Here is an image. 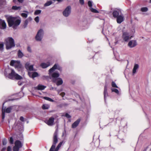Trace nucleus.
I'll use <instances>...</instances> for the list:
<instances>
[{
	"mask_svg": "<svg viewBox=\"0 0 151 151\" xmlns=\"http://www.w3.org/2000/svg\"><path fill=\"white\" fill-rule=\"evenodd\" d=\"M57 65V68H56V69H58V70L61 71L62 70V68L60 67V66L58 65V64Z\"/></svg>",
	"mask_w": 151,
	"mask_h": 151,
	"instance_id": "obj_46",
	"label": "nucleus"
},
{
	"mask_svg": "<svg viewBox=\"0 0 151 151\" xmlns=\"http://www.w3.org/2000/svg\"><path fill=\"white\" fill-rule=\"evenodd\" d=\"M35 20L37 23H38L39 22V17L37 16L35 18Z\"/></svg>",
	"mask_w": 151,
	"mask_h": 151,
	"instance_id": "obj_43",
	"label": "nucleus"
},
{
	"mask_svg": "<svg viewBox=\"0 0 151 151\" xmlns=\"http://www.w3.org/2000/svg\"><path fill=\"white\" fill-rule=\"evenodd\" d=\"M42 108L43 109H48V106L45 104H43L42 106Z\"/></svg>",
	"mask_w": 151,
	"mask_h": 151,
	"instance_id": "obj_37",
	"label": "nucleus"
},
{
	"mask_svg": "<svg viewBox=\"0 0 151 151\" xmlns=\"http://www.w3.org/2000/svg\"><path fill=\"white\" fill-rule=\"evenodd\" d=\"M41 11L40 10H36L34 12L35 15H37L41 13Z\"/></svg>",
	"mask_w": 151,
	"mask_h": 151,
	"instance_id": "obj_35",
	"label": "nucleus"
},
{
	"mask_svg": "<svg viewBox=\"0 0 151 151\" xmlns=\"http://www.w3.org/2000/svg\"><path fill=\"white\" fill-rule=\"evenodd\" d=\"M8 25L9 27L12 26H17L19 25L21 22V20L17 19L16 18L12 17H9L7 19Z\"/></svg>",
	"mask_w": 151,
	"mask_h": 151,
	"instance_id": "obj_1",
	"label": "nucleus"
},
{
	"mask_svg": "<svg viewBox=\"0 0 151 151\" xmlns=\"http://www.w3.org/2000/svg\"><path fill=\"white\" fill-rule=\"evenodd\" d=\"M7 151H11L12 149L10 146H8L7 147Z\"/></svg>",
	"mask_w": 151,
	"mask_h": 151,
	"instance_id": "obj_48",
	"label": "nucleus"
},
{
	"mask_svg": "<svg viewBox=\"0 0 151 151\" xmlns=\"http://www.w3.org/2000/svg\"><path fill=\"white\" fill-rule=\"evenodd\" d=\"M4 49V43L3 42L0 43V51H2Z\"/></svg>",
	"mask_w": 151,
	"mask_h": 151,
	"instance_id": "obj_27",
	"label": "nucleus"
},
{
	"mask_svg": "<svg viewBox=\"0 0 151 151\" xmlns=\"http://www.w3.org/2000/svg\"><path fill=\"white\" fill-rule=\"evenodd\" d=\"M68 105V104L67 103H63L62 104V106H65Z\"/></svg>",
	"mask_w": 151,
	"mask_h": 151,
	"instance_id": "obj_54",
	"label": "nucleus"
},
{
	"mask_svg": "<svg viewBox=\"0 0 151 151\" xmlns=\"http://www.w3.org/2000/svg\"><path fill=\"white\" fill-rule=\"evenodd\" d=\"M46 87V86H45L39 85L35 87V89L38 90H44Z\"/></svg>",
	"mask_w": 151,
	"mask_h": 151,
	"instance_id": "obj_19",
	"label": "nucleus"
},
{
	"mask_svg": "<svg viewBox=\"0 0 151 151\" xmlns=\"http://www.w3.org/2000/svg\"><path fill=\"white\" fill-rule=\"evenodd\" d=\"M124 16L123 15L120 14L119 17H117L116 21L117 23L120 24L124 21Z\"/></svg>",
	"mask_w": 151,
	"mask_h": 151,
	"instance_id": "obj_13",
	"label": "nucleus"
},
{
	"mask_svg": "<svg viewBox=\"0 0 151 151\" xmlns=\"http://www.w3.org/2000/svg\"><path fill=\"white\" fill-rule=\"evenodd\" d=\"M9 142L11 144H13V138L11 137L10 138Z\"/></svg>",
	"mask_w": 151,
	"mask_h": 151,
	"instance_id": "obj_44",
	"label": "nucleus"
},
{
	"mask_svg": "<svg viewBox=\"0 0 151 151\" xmlns=\"http://www.w3.org/2000/svg\"><path fill=\"white\" fill-rule=\"evenodd\" d=\"M44 99L46 100L49 101H51V102H53L54 100L52 99H51L50 98L47 97H44Z\"/></svg>",
	"mask_w": 151,
	"mask_h": 151,
	"instance_id": "obj_33",
	"label": "nucleus"
},
{
	"mask_svg": "<svg viewBox=\"0 0 151 151\" xmlns=\"http://www.w3.org/2000/svg\"><path fill=\"white\" fill-rule=\"evenodd\" d=\"M7 143V141L6 139L5 138L3 139L2 140V145H6Z\"/></svg>",
	"mask_w": 151,
	"mask_h": 151,
	"instance_id": "obj_41",
	"label": "nucleus"
},
{
	"mask_svg": "<svg viewBox=\"0 0 151 151\" xmlns=\"http://www.w3.org/2000/svg\"><path fill=\"white\" fill-rule=\"evenodd\" d=\"M132 37V36L130 35L129 33L126 32H123L122 37L123 40L125 42H127Z\"/></svg>",
	"mask_w": 151,
	"mask_h": 151,
	"instance_id": "obj_8",
	"label": "nucleus"
},
{
	"mask_svg": "<svg viewBox=\"0 0 151 151\" xmlns=\"http://www.w3.org/2000/svg\"><path fill=\"white\" fill-rule=\"evenodd\" d=\"M55 118L52 117H50L47 120L45 121V123L49 126L52 125L53 124Z\"/></svg>",
	"mask_w": 151,
	"mask_h": 151,
	"instance_id": "obj_10",
	"label": "nucleus"
},
{
	"mask_svg": "<svg viewBox=\"0 0 151 151\" xmlns=\"http://www.w3.org/2000/svg\"><path fill=\"white\" fill-rule=\"evenodd\" d=\"M80 121L81 119H78L72 125V128H76L79 124Z\"/></svg>",
	"mask_w": 151,
	"mask_h": 151,
	"instance_id": "obj_16",
	"label": "nucleus"
},
{
	"mask_svg": "<svg viewBox=\"0 0 151 151\" xmlns=\"http://www.w3.org/2000/svg\"><path fill=\"white\" fill-rule=\"evenodd\" d=\"M21 16L23 18H26L27 17V14L25 13H22L21 14Z\"/></svg>",
	"mask_w": 151,
	"mask_h": 151,
	"instance_id": "obj_39",
	"label": "nucleus"
},
{
	"mask_svg": "<svg viewBox=\"0 0 151 151\" xmlns=\"http://www.w3.org/2000/svg\"><path fill=\"white\" fill-rule=\"evenodd\" d=\"M137 45V43L135 40H131L128 43V46L130 48L135 47Z\"/></svg>",
	"mask_w": 151,
	"mask_h": 151,
	"instance_id": "obj_12",
	"label": "nucleus"
},
{
	"mask_svg": "<svg viewBox=\"0 0 151 151\" xmlns=\"http://www.w3.org/2000/svg\"><path fill=\"white\" fill-rule=\"evenodd\" d=\"M111 91L112 92H114L115 93L119 94V91L116 88H112L111 89Z\"/></svg>",
	"mask_w": 151,
	"mask_h": 151,
	"instance_id": "obj_32",
	"label": "nucleus"
},
{
	"mask_svg": "<svg viewBox=\"0 0 151 151\" xmlns=\"http://www.w3.org/2000/svg\"><path fill=\"white\" fill-rule=\"evenodd\" d=\"M104 99L105 100L106 97L108 96V94L107 93V87L106 85H105L104 86Z\"/></svg>",
	"mask_w": 151,
	"mask_h": 151,
	"instance_id": "obj_18",
	"label": "nucleus"
},
{
	"mask_svg": "<svg viewBox=\"0 0 151 151\" xmlns=\"http://www.w3.org/2000/svg\"><path fill=\"white\" fill-rule=\"evenodd\" d=\"M53 82H55V81L54 79L53 80Z\"/></svg>",
	"mask_w": 151,
	"mask_h": 151,
	"instance_id": "obj_57",
	"label": "nucleus"
},
{
	"mask_svg": "<svg viewBox=\"0 0 151 151\" xmlns=\"http://www.w3.org/2000/svg\"><path fill=\"white\" fill-rule=\"evenodd\" d=\"M29 63H27L25 65V68L27 70L29 71H33V65H29Z\"/></svg>",
	"mask_w": 151,
	"mask_h": 151,
	"instance_id": "obj_15",
	"label": "nucleus"
},
{
	"mask_svg": "<svg viewBox=\"0 0 151 151\" xmlns=\"http://www.w3.org/2000/svg\"><path fill=\"white\" fill-rule=\"evenodd\" d=\"M5 117V112L3 111V107L2 109V119H4Z\"/></svg>",
	"mask_w": 151,
	"mask_h": 151,
	"instance_id": "obj_36",
	"label": "nucleus"
},
{
	"mask_svg": "<svg viewBox=\"0 0 151 151\" xmlns=\"http://www.w3.org/2000/svg\"><path fill=\"white\" fill-rule=\"evenodd\" d=\"M88 6L90 7V8L92 7V2L91 1H88Z\"/></svg>",
	"mask_w": 151,
	"mask_h": 151,
	"instance_id": "obj_42",
	"label": "nucleus"
},
{
	"mask_svg": "<svg viewBox=\"0 0 151 151\" xmlns=\"http://www.w3.org/2000/svg\"><path fill=\"white\" fill-rule=\"evenodd\" d=\"M12 109V106H11L5 109L4 111L7 113H9L11 112V110Z\"/></svg>",
	"mask_w": 151,
	"mask_h": 151,
	"instance_id": "obj_23",
	"label": "nucleus"
},
{
	"mask_svg": "<svg viewBox=\"0 0 151 151\" xmlns=\"http://www.w3.org/2000/svg\"><path fill=\"white\" fill-rule=\"evenodd\" d=\"M52 3V1H47L44 4V6H48L51 5Z\"/></svg>",
	"mask_w": 151,
	"mask_h": 151,
	"instance_id": "obj_28",
	"label": "nucleus"
},
{
	"mask_svg": "<svg viewBox=\"0 0 151 151\" xmlns=\"http://www.w3.org/2000/svg\"><path fill=\"white\" fill-rule=\"evenodd\" d=\"M38 76V74L36 72H34L33 73L32 75V78H34L35 77Z\"/></svg>",
	"mask_w": 151,
	"mask_h": 151,
	"instance_id": "obj_30",
	"label": "nucleus"
},
{
	"mask_svg": "<svg viewBox=\"0 0 151 151\" xmlns=\"http://www.w3.org/2000/svg\"><path fill=\"white\" fill-rule=\"evenodd\" d=\"M51 76L53 78H58L59 77V74L58 73H54L52 74Z\"/></svg>",
	"mask_w": 151,
	"mask_h": 151,
	"instance_id": "obj_26",
	"label": "nucleus"
},
{
	"mask_svg": "<svg viewBox=\"0 0 151 151\" xmlns=\"http://www.w3.org/2000/svg\"><path fill=\"white\" fill-rule=\"evenodd\" d=\"M90 10L91 11L95 13H99V12L97 10L95 9H93V8H90Z\"/></svg>",
	"mask_w": 151,
	"mask_h": 151,
	"instance_id": "obj_29",
	"label": "nucleus"
},
{
	"mask_svg": "<svg viewBox=\"0 0 151 151\" xmlns=\"http://www.w3.org/2000/svg\"><path fill=\"white\" fill-rule=\"evenodd\" d=\"M20 120L22 122H24V118L23 116H21L20 118Z\"/></svg>",
	"mask_w": 151,
	"mask_h": 151,
	"instance_id": "obj_51",
	"label": "nucleus"
},
{
	"mask_svg": "<svg viewBox=\"0 0 151 151\" xmlns=\"http://www.w3.org/2000/svg\"><path fill=\"white\" fill-rule=\"evenodd\" d=\"M50 65V62H47L46 63H42L40 64V66L43 68H45Z\"/></svg>",
	"mask_w": 151,
	"mask_h": 151,
	"instance_id": "obj_17",
	"label": "nucleus"
},
{
	"mask_svg": "<svg viewBox=\"0 0 151 151\" xmlns=\"http://www.w3.org/2000/svg\"><path fill=\"white\" fill-rule=\"evenodd\" d=\"M6 150V148L5 147H4L2 148V149L1 150V151H5V150Z\"/></svg>",
	"mask_w": 151,
	"mask_h": 151,
	"instance_id": "obj_55",
	"label": "nucleus"
},
{
	"mask_svg": "<svg viewBox=\"0 0 151 151\" xmlns=\"http://www.w3.org/2000/svg\"><path fill=\"white\" fill-rule=\"evenodd\" d=\"M71 12V7L70 6H68L63 12V15L65 17H68L70 14Z\"/></svg>",
	"mask_w": 151,
	"mask_h": 151,
	"instance_id": "obj_9",
	"label": "nucleus"
},
{
	"mask_svg": "<svg viewBox=\"0 0 151 151\" xmlns=\"http://www.w3.org/2000/svg\"><path fill=\"white\" fill-rule=\"evenodd\" d=\"M112 14L113 17L114 18H116L119 17L120 14H122V13L120 10H118L113 11L112 13Z\"/></svg>",
	"mask_w": 151,
	"mask_h": 151,
	"instance_id": "obj_11",
	"label": "nucleus"
},
{
	"mask_svg": "<svg viewBox=\"0 0 151 151\" xmlns=\"http://www.w3.org/2000/svg\"><path fill=\"white\" fill-rule=\"evenodd\" d=\"M42 78L44 79H48L49 78L51 79V78L50 76H42Z\"/></svg>",
	"mask_w": 151,
	"mask_h": 151,
	"instance_id": "obj_40",
	"label": "nucleus"
},
{
	"mask_svg": "<svg viewBox=\"0 0 151 151\" xmlns=\"http://www.w3.org/2000/svg\"><path fill=\"white\" fill-rule=\"evenodd\" d=\"M6 49L9 50L15 46V44L14 39L12 37H9L4 40Z\"/></svg>",
	"mask_w": 151,
	"mask_h": 151,
	"instance_id": "obj_2",
	"label": "nucleus"
},
{
	"mask_svg": "<svg viewBox=\"0 0 151 151\" xmlns=\"http://www.w3.org/2000/svg\"><path fill=\"white\" fill-rule=\"evenodd\" d=\"M18 55L19 58H22L24 55L22 52L20 50H19L18 52Z\"/></svg>",
	"mask_w": 151,
	"mask_h": 151,
	"instance_id": "obj_25",
	"label": "nucleus"
},
{
	"mask_svg": "<svg viewBox=\"0 0 151 151\" xmlns=\"http://www.w3.org/2000/svg\"><path fill=\"white\" fill-rule=\"evenodd\" d=\"M32 20V18L31 17H29L27 19H26L24 21V27L25 28L28 23L29 22L31 21Z\"/></svg>",
	"mask_w": 151,
	"mask_h": 151,
	"instance_id": "obj_20",
	"label": "nucleus"
},
{
	"mask_svg": "<svg viewBox=\"0 0 151 151\" xmlns=\"http://www.w3.org/2000/svg\"><path fill=\"white\" fill-rule=\"evenodd\" d=\"M80 3L81 5H83L84 4V0H79Z\"/></svg>",
	"mask_w": 151,
	"mask_h": 151,
	"instance_id": "obj_50",
	"label": "nucleus"
},
{
	"mask_svg": "<svg viewBox=\"0 0 151 151\" xmlns=\"http://www.w3.org/2000/svg\"><path fill=\"white\" fill-rule=\"evenodd\" d=\"M6 27V24L4 20L0 18V28L4 29Z\"/></svg>",
	"mask_w": 151,
	"mask_h": 151,
	"instance_id": "obj_14",
	"label": "nucleus"
},
{
	"mask_svg": "<svg viewBox=\"0 0 151 151\" xmlns=\"http://www.w3.org/2000/svg\"><path fill=\"white\" fill-rule=\"evenodd\" d=\"M63 142H60V143L58 144V146L60 148L61 147V146L62 145V144H63Z\"/></svg>",
	"mask_w": 151,
	"mask_h": 151,
	"instance_id": "obj_52",
	"label": "nucleus"
},
{
	"mask_svg": "<svg viewBox=\"0 0 151 151\" xmlns=\"http://www.w3.org/2000/svg\"><path fill=\"white\" fill-rule=\"evenodd\" d=\"M9 78L12 79H15L17 80H21L23 78L21 76L16 73L13 69L12 70L11 73L9 74Z\"/></svg>",
	"mask_w": 151,
	"mask_h": 151,
	"instance_id": "obj_4",
	"label": "nucleus"
},
{
	"mask_svg": "<svg viewBox=\"0 0 151 151\" xmlns=\"http://www.w3.org/2000/svg\"><path fill=\"white\" fill-rule=\"evenodd\" d=\"M150 150H151V149H150Z\"/></svg>",
	"mask_w": 151,
	"mask_h": 151,
	"instance_id": "obj_59",
	"label": "nucleus"
},
{
	"mask_svg": "<svg viewBox=\"0 0 151 151\" xmlns=\"http://www.w3.org/2000/svg\"><path fill=\"white\" fill-rule=\"evenodd\" d=\"M22 145L19 140H16L15 142V146L13 148V151H19V148L22 147Z\"/></svg>",
	"mask_w": 151,
	"mask_h": 151,
	"instance_id": "obj_6",
	"label": "nucleus"
},
{
	"mask_svg": "<svg viewBox=\"0 0 151 151\" xmlns=\"http://www.w3.org/2000/svg\"><path fill=\"white\" fill-rule=\"evenodd\" d=\"M58 79L59 80L56 83V84L57 86L61 85L63 83V81L61 78H59Z\"/></svg>",
	"mask_w": 151,
	"mask_h": 151,
	"instance_id": "obj_24",
	"label": "nucleus"
},
{
	"mask_svg": "<svg viewBox=\"0 0 151 151\" xmlns=\"http://www.w3.org/2000/svg\"><path fill=\"white\" fill-rule=\"evenodd\" d=\"M22 82L21 81H19L18 82V84L19 85V86H21L22 85Z\"/></svg>",
	"mask_w": 151,
	"mask_h": 151,
	"instance_id": "obj_53",
	"label": "nucleus"
},
{
	"mask_svg": "<svg viewBox=\"0 0 151 151\" xmlns=\"http://www.w3.org/2000/svg\"><path fill=\"white\" fill-rule=\"evenodd\" d=\"M65 116L67 118H70L71 117V116L69 115L68 113H66L65 114Z\"/></svg>",
	"mask_w": 151,
	"mask_h": 151,
	"instance_id": "obj_45",
	"label": "nucleus"
},
{
	"mask_svg": "<svg viewBox=\"0 0 151 151\" xmlns=\"http://www.w3.org/2000/svg\"><path fill=\"white\" fill-rule=\"evenodd\" d=\"M44 35L43 30L42 29H40L38 32L35 37V39L37 41L41 40Z\"/></svg>",
	"mask_w": 151,
	"mask_h": 151,
	"instance_id": "obj_7",
	"label": "nucleus"
},
{
	"mask_svg": "<svg viewBox=\"0 0 151 151\" xmlns=\"http://www.w3.org/2000/svg\"><path fill=\"white\" fill-rule=\"evenodd\" d=\"M150 3H151V0H150Z\"/></svg>",
	"mask_w": 151,
	"mask_h": 151,
	"instance_id": "obj_58",
	"label": "nucleus"
},
{
	"mask_svg": "<svg viewBox=\"0 0 151 151\" xmlns=\"http://www.w3.org/2000/svg\"><path fill=\"white\" fill-rule=\"evenodd\" d=\"M111 86L113 88H118V87L114 81H112L111 83Z\"/></svg>",
	"mask_w": 151,
	"mask_h": 151,
	"instance_id": "obj_34",
	"label": "nucleus"
},
{
	"mask_svg": "<svg viewBox=\"0 0 151 151\" xmlns=\"http://www.w3.org/2000/svg\"><path fill=\"white\" fill-rule=\"evenodd\" d=\"M57 68V64H55L49 70V74L50 75V74L53 72Z\"/></svg>",
	"mask_w": 151,
	"mask_h": 151,
	"instance_id": "obj_21",
	"label": "nucleus"
},
{
	"mask_svg": "<svg viewBox=\"0 0 151 151\" xmlns=\"http://www.w3.org/2000/svg\"><path fill=\"white\" fill-rule=\"evenodd\" d=\"M58 130H56L53 134V144L50 149L49 151H58L60 148L59 147L57 146L55 150H54L55 149L56 145L58 142Z\"/></svg>",
	"mask_w": 151,
	"mask_h": 151,
	"instance_id": "obj_3",
	"label": "nucleus"
},
{
	"mask_svg": "<svg viewBox=\"0 0 151 151\" xmlns=\"http://www.w3.org/2000/svg\"><path fill=\"white\" fill-rule=\"evenodd\" d=\"M148 9L147 7H142L141 9V10L142 12H146L148 11Z\"/></svg>",
	"mask_w": 151,
	"mask_h": 151,
	"instance_id": "obj_31",
	"label": "nucleus"
},
{
	"mask_svg": "<svg viewBox=\"0 0 151 151\" xmlns=\"http://www.w3.org/2000/svg\"><path fill=\"white\" fill-rule=\"evenodd\" d=\"M65 92H62L60 94V95L62 97H63L65 95Z\"/></svg>",
	"mask_w": 151,
	"mask_h": 151,
	"instance_id": "obj_47",
	"label": "nucleus"
},
{
	"mask_svg": "<svg viewBox=\"0 0 151 151\" xmlns=\"http://www.w3.org/2000/svg\"><path fill=\"white\" fill-rule=\"evenodd\" d=\"M10 65L14 66L16 69L19 70L22 68V65L19 61L12 60L11 61Z\"/></svg>",
	"mask_w": 151,
	"mask_h": 151,
	"instance_id": "obj_5",
	"label": "nucleus"
},
{
	"mask_svg": "<svg viewBox=\"0 0 151 151\" xmlns=\"http://www.w3.org/2000/svg\"><path fill=\"white\" fill-rule=\"evenodd\" d=\"M139 68V65L137 64H135L134 66L133 70V74L135 73L136 72V70Z\"/></svg>",
	"mask_w": 151,
	"mask_h": 151,
	"instance_id": "obj_22",
	"label": "nucleus"
},
{
	"mask_svg": "<svg viewBox=\"0 0 151 151\" xmlns=\"http://www.w3.org/2000/svg\"><path fill=\"white\" fill-rule=\"evenodd\" d=\"M27 50L29 52H31V49L30 47L29 46L27 48Z\"/></svg>",
	"mask_w": 151,
	"mask_h": 151,
	"instance_id": "obj_49",
	"label": "nucleus"
},
{
	"mask_svg": "<svg viewBox=\"0 0 151 151\" xmlns=\"http://www.w3.org/2000/svg\"><path fill=\"white\" fill-rule=\"evenodd\" d=\"M148 148V147H147L145 149V150L144 151H146L147 150Z\"/></svg>",
	"mask_w": 151,
	"mask_h": 151,
	"instance_id": "obj_56",
	"label": "nucleus"
},
{
	"mask_svg": "<svg viewBox=\"0 0 151 151\" xmlns=\"http://www.w3.org/2000/svg\"><path fill=\"white\" fill-rule=\"evenodd\" d=\"M20 8V7L19 6H13L12 7V9L17 10L19 9Z\"/></svg>",
	"mask_w": 151,
	"mask_h": 151,
	"instance_id": "obj_38",
	"label": "nucleus"
}]
</instances>
